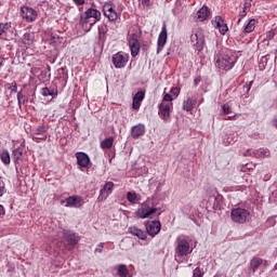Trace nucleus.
I'll use <instances>...</instances> for the list:
<instances>
[{"label":"nucleus","instance_id":"obj_49","mask_svg":"<svg viewBox=\"0 0 277 277\" xmlns=\"http://www.w3.org/2000/svg\"><path fill=\"white\" fill-rule=\"evenodd\" d=\"M32 140H34V142H40V140H47V136H44V137L34 136Z\"/></svg>","mask_w":277,"mask_h":277},{"label":"nucleus","instance_id":"obj_44","mask_svg":"<svg viewBox=\"0 0 277 277\" xmlns=\"http://www.w3.org/2000/svg\"><path fill=\"white\" fill-rule=\"evenodd\" d=\"M222 109H223L224 114H230V105L224 104L222 106Z\"/></svg>","mask_w":277,"mask_h":277},{"label":"nucleus","instance_id":"obj_5","mask_svg":"<svg viewBox=\"0 0 277 277\" xmlns=\"http://www.w3.org/2000/svg\"><path fill=\"white\" fill-rule=\"evenodd\" d=\"M230 220L234 224H248V222L252 220V214L250 213V210L238 207L232 209Z\"/></svg>","mask_w":277,"mask_h":277},{"label":"nucleus","instance_id":"obj_33","mask_svg":"<svg viewBox=\"0 0 277 277\" xmlns=\"http://www.w3.org/2000/svg\"><path fill=\"white\" fill-rule=\"evenodd\" d=\"M41 94L42 96H52L53 98H55V96H57V91L50 90L49 88L45 87L41 90Z\"/></svg>","mask_w":277,"mask_h":277},{"label":"nucleus","instance_id":"obj_15","mask_svg":"<svg viewBox=\"0 0 277 277\" xmlns=\"http://www.w3.org/2000/svg\"><path fill=\"white\" fill-rule=\"evenodd\" d=\"M111 192H114V182H106L103 188L100 190L97 202H103L109 198Z\"/></svg>","mask_w":277,"mask_h":277},{"label":"nucleus","instance_id":"obj_24","mask_svg":"<svg viewBox=\"0 0 277 277\" xmlns=\"http://www.w3.org/2000/svg\"><path fill=\"white\" fill-rule=\"evenodd\" d=\"M261 265H263V259H261V258H253L250 261L249 269H251L252 273L254 274L259 269V267H261Z\"/></svg>","mask_w":277,"mask_h":277},{"label":"nucleus","instance_id":"obj_45","mask_svg":"<svg viewBox=\"0 0 277 277\" xmlns=\"http://www.w3.org/2000/svg\"><path fill=\"white\" fill-rule=\"evenodd\" d=\"M104 247H105V243H104V242H101V243L98 245V248L95 249V252H98V253L103 252V248H104Z\"/></svg>","mask_w":277,"mask_h":277},{"label":"nucleus","instance_id":"obj_47","mask_svg":"<svg viewBox=\"0 0 277 277\" xmlns=\"http://www.w3.org/2000/svg\"><path fill=\"white\" fill-rule=\"evenodd\" d=\"M72 2L76 4V5H83L85 3V0H72Z\"/></svg>","mask_w":277,"mask_h":277},{"label":"nucleus","instance_id":"obj_4","mask_svg":"<svg viewBox=\"0 0 277 277\" xmlns=\"http://www.w3.org/2000/svg\"><path fill=\"white\" fill-rule=\"evenodd\" d=\"M124 10V5L122 3L118 2L117 4H114L111 2H107L103 5V13L108 21L114 22L118 21L120 16L122 15V11Z\"/></svg>","mask_w":277,"mask_h":277},{"label":"nucleus","instance_id":"obj_25","mask_svg":"<svg viewBox=\"0 0 277 277\" xmlns=\"http://www.w3.org/2000/svg\"><path fill=\"white\" fill-rule=\"evenodd\" d=\"M127 200H129L132 205H137L142 200V196L137 193L128 192Z\"/></svg>","mask_w":277,"mask_h":277},{"label":"nucleus","instance_id":"obj_38","mask_svg":"<svg viewBox=\"0 0 277 277\" xmlns=\"http://www.w3.org/2000/svg\"><path fill=\"white\" fill-rule=\"evenodd\" d=\"M44 133H47V127L43 124L36 129V135H44Z\"/></svg>","mask_w":277,"mask_h":277},{"label":"nucleus","instance_id":"obj_29","mask_svg":"<svg viewBox=\"0 0 277 277\" xmlns=\"http://www.w3.org/2000/svg\"><path fill=\"white\" fill-rule=\"evenodd\" d=\"M256 28V19L251 18L243 28V34H252V30Z\"/></svg>","mask_w":277,"mask_h":277},{"label":"nucleus","instance_id":"obj_40","mask_svg":"<svg viewBox=\"0 0 277 277\" xmlns=\"http://www.w3.org/2000/svg\"><path fill=\"white\" fill-rule=\"evenodd\" d=\"M252 8V0H243V6L245 10H250Z\"/></svg>","mask_w":277,"mask_h":277},{"label":"nucleus","instance_id":"obj_18","mask_svg":"<svg viewBox=\"0 0 277 277\" xmlns=\"http://www.w3.org/2000/svg\"><path fill=\"white\" fill-rule=\"evenodd\" d=\"M145 96H146V93H144V91H138L133 96L132 108L135 109V111H137L140 107H142V101H144Z\"/></svg>","mask_w":277,"mask_h":277},{"label":"nucleus","instance_id":"obj_22","mask_svg":"<svg viewBox=\"0 0 277 277\" xmlns=\"http://www.w3.org/2000/svg\"><path fill=\"white\" fill-rule=\"evenodd\" d=\"M207 18H209V8L202 6L197 11V21L202 23L203 21H207Z\"/></svg>","mask_w":277,"mask_h":277},{"label":"nucleus","instance_id":"obj_41","mask_svg":"<svg viewBox=\"0 0 277 277\" xmlns=\"http://www.w3.org/2000/svg\"><path fill=\"white\" fill-rule=\"evenodd\" d=\"M248 11V9H242V11H240L238 23L241 21V18H245V16H247Z\"/></svg>","mask_w":277,"mask_h":277},{"label":"nucleus","instance_id":"obj_17","mask_svg":"<svg viewBox=\"0 0 277 277\" xmlns=\"http://www.w3.org/2000/svg\"><path fill=\"white\" fill-rule=\"evenodd\" d=\"M76 159L80 168H88L90 166V156L83 151L76 153Z\"/></svg>","mask_w":277,"mask_h":277},{"label":"nucleus","instance_id":"obj_21","mask_svg":"<svg viewBox=\"0 0 277 277\" xmlns=\"http://www.w3.org/2000/svg\"><path fill=\"white\" fill-rule=\"evenodd\" d=\"M129 233H130V235H134V237H137L138 239H142L143 241H145V239H147L146 232H144L135 226L129 227Z\"/></svg>","mask_w":277,"mask_h":277},{"label":"nucleus","instance_id":"obj_32","mask_svg":"<svg viewBox=\"0 0 277 277\" xmlns=\"http://www.w3.org/2000/svg\"><path fill=\"white\" fill-rule=\"evenodd\" d=\"M0 159L4 166H10V151H8V149L2 150V153H0Z\"/></svg>","mask_w":277,"mask_h":277},{"label":"nucleus","instance_id":"obj_31","mask_svg":"<svg viewBox=\"0 0 277 277\" xmlns=\"http://www.w3.org/2000/svg\"><path fill=\"white\" fill-rule=\"evenodd\" d=\"M253 157L256 159H265V157H269V149H261L253 151Z\"/></svg>","mask_w":277,"mask_h":277},{"label":"nucleus","instance_id":"obj_56","mask_svg":"<svg viewBox=\"0 0 277 277\" xmlns=\"http://www.w3.org/2000/svg\"><path fill=\"white\" fill-rule=\"evenodd\" d=\"M195 83H198V80H195Z\"/></svg>","mask_w":277,"mask_h":277},{"label":"nucleus","instance_id":"obj_28","mask_svg":"<svg viewBox=\"0 0 277 277\" xmlns=\"http://www.w3.org/2000/svg\"><path fill=\"white\" fill-rule=\"evenodd\" d=\"M237 142V135L235 133L226 134L223 138V144L225 146H230V144H235Z\"/></svg>","mask_w":277,"mask_h":277},{"label":"nucleus","instance_id":"obj_12","mask_svg":"<svg viewBox=\"0 0 277 277\" xmlns=\"http://www.w3.org/2000/svg\"><path fill=\"white\" fill-rule=\"evenodd\" d=\"M65 207L70 208V209H81V207H83L84 201H83V197L79 196V195H72L69 196L65 199Z\"/></svg>","mask_w":277,"mask_h":277},{"label":"nucleus","instance_id":"obj_48","mask_svg":"<svg viewBox=\"0 0 277 277\" xmlns=\"http://www.w3.org/2000/svg\"><path fill=\"white\" fill-rule=\"evenodd\" d=\"M4 62H5V58L2 55H0V70H1V68H3Z\"/></svg>","mask_w":277,"mask_h":277},{"label":"nucleus","instance_id":"obj_26","mask_svg":"<svg viewBox=\"0 0 277 277\" xmlns=\"http://www.w3.org/2000/svg\"><path fill=\"white\" fill-rule=\"evenodd\" d=\"M34 40H36V35L34 32H26L23 37V42L27 47H30V44H34Z\"/></svg>","mask_w":277,"mask_h":277},{"label":"nucleus","instance_id":"obj_53","mask_svg":"<svg viewBox=\"0 0 277 277\" xmlns=\"http://www.w3.org/2000/svg\"><path fill=\"white\" fill-rule=\"evenodd\" d=\"M236 116H229L226 118V120H235Z\"/></svg>","mask_w":277,"mask_h":277},{"label":"nucleus","instance_id":"obj_20","mask_svg":"<svg viewBox=\"0 0 277 277\" xmlns=\"http://www.w3.org/2000/svg\"><path fill=\"white\" fill-rule=\"evenodd\" d=\"M145 132L146 128H144V124H137L132 128L131 135L134 140H137V137H141Z\"/></svg>","mask_w":277,"mask_h":277},{"label":"nucleus","instance_id":"obj_7","mask_svg":"<svg viewBox=\"0 0 277 277\" xmlns=\"http://www.w3.org/2000/svg\"><path fill=\"white\" fill-rule=\"evenodd\" d=\"M128 44L132 57H137L140 55V35L137 32H130L128 35Z\"/></svg>","mask_w":277,"mask_h":277},{"label":"nucleus","instance_id":"obj_51","mask_svg":"<svg viewBox=\"0 0 277 277\" xmlns=\"http://www.w3.org/2000/svg\"><path fill=\"white\" fill-rule=\"evenodd\" d=\"M252 88V81L249 82L248 87H247V91L250 92V89Z\"/></svg>","mask_w":277,"mask_h":277},{"label":"nucleus","instance_id":"obj_10","mask_svg":"<svg viewBox=\"0 0 277 277\" xmlns=\"http://www.w3.org/2000/svg\"><path fill=\"white\" fill-rule=\"evenodd\" d=\"M111 62L115 68H124L129 64V54L124 52H117L113 55Z\"/></svg>","mask_w":277,"mask_h":277},{"label":"nucleus","instance_id":"obj_8","mask_svg":"<svg viewBox=\"0 0 277 277\" xmlns=\"http://www.w3.org/2000/svg\"><path fill=\"white\" fill-rule=\"evenodd\" d=\"M190 42L197 51H202V49H205V30L197 28L190 36Z\"/></svg>","mask_w":277,"mask_h":277},{"label":"nucleus","instance_id":"obj_6","mask_svg":"<svg viewBox=\"0 0 277 277\" xmlns=\"http://www.w3.org/2000/svg\"><path fill=\"white\" fill-rule=\"evenodd\" d=\"M161 215L159 208L150 207L148 202H143L138 209L134 212V217L138 220H147L148 217H153V215Z\"/></svg>","mask_w":277,"mask_h":277},{"label":"nucleus","instance_id":"obj_43","mask_svg":"<svg viewBox=\"0 0 277 277\" xmlns=\"http://www.w3.org/2000/svg\"><path fill=\"white\" fill-rule=\"evenodd\" d=\"M8 90H10V92L16 93V90H17L16 82H13L12 84H10Z\"/></svg>","mask_w":277,"mask_h":277},{"label":"nucleus","instance_id":"obj_27","mask_svg":"<svg viewBox=\"0 0 277 277\" xmlns=\"http://www.w3.org/2000/svg\"><path fill=\"white\" fill-rule=\"evenodd\" d=\"M195 105L196 100L188 97L186 101L183 102V109L184 111H192Z\"/></svg>","mask_w":277,"mask_h":277},{"label":"nucleus","instance_id":"obj_30","mask_svg":"<svg viewBox=\"0 0 277 277\" xmlns=\"http://www.w3.org/2000/svg\"><path fill=\"white\" fill-rule=\"evenodd\" d=\"M100 146L103 150H108V148H111V146H114V137L109 136L105 138L101 142Z\"/></svg>","mask_w":277,"mask_h":277},{"label":"nucleus","instance_id":"obj_35","mask_svg":"<svg viewBox=\"0 0 277 277\" xmlns=\"http://www.w3.org/2000/svg\"><path fill=\"white\" fill-rule=\"evenodd\" d=\"M172 101H175V98L172 97L171 94L167 93V94H164L161 103H164L167 105H173Z\"/></svg>","mask_w":277,"mask_h":277},{"label":"nucleus","instance_id":"obj_16","mask_svg":"<svg viewBox=\"0 0 277 277\" xmlns=\"http://www.w3.org/2000/svg\"><path fill=\"white\" fill-rule=\"evenodd\" d=\"M12 155L14 163H23V157L25 155V143H22L17 148L13 149Z\"/></svg>","mask_w":277,"mask_h":277},{"label":"nucleus","instance_id":"obj_37","mask_svg":"<svg viewBox=\"0 0 277 277\" xmlns=\"http://www.w3.org/2000/svg\"><path fill=\"white\" fill-rule=\"evenodd\" d=\"M169 94H171L172 98L176 100V98H179V94H181V89L180 88H172L170 90Z\"/></svg>","mask_w":277,"mask_h":277},{"label":"nucleus","instance_id":"obj_52","mask_svg":"<svg viewBox=\"0 0 277 277\" xmlns=\"http://www.w3.org/2000/svg\"><path fill=\"white\" fill-rule=\"evenodd\" d=\"M4 189H5V188H4L3 186H0V196L3 195Z\"/></svg>","mask_w":277,"mask_h":277},{"label":"nucleus","instance_id":"obj_55","mask_svg":"<svg viewBox=\"0 0 277 277\" xmlns=\"http://www.w3.org/2000/svg\"><path fill=\"white\" fill-rule=\"evenodd\" d=\"M3 213V206H0V215Z\"/></svg>","mask_w":277,"mask_h":277},{"label":"nucleus","instance_id":"obj_11","mask_svg":"<svg viewBox=\"0 0 277 277\" xmlns=\"http://www.w3.org/2000/svg\"><path fill=\"white\" fill-rule=\"evenodd\" d=\"M158 114L164 122L170 120V114H172V109H174V104H166L161 102L158 106Z\"/></svg>","mask_w":277,"mask_h":277},{"label":"nucleus","instance_id":"obj_19","mask_svg":"<svg viewBox=\"0 0 277 277\" xmlns=\"http://www.w3.org/2000/svg\"><path fill=\"white\" fill-rule=\"evenodd\" d=\"M63 237H64L65 239H67V241H68L71 246H75V245L79 243V236H77V234H74V233L70 232V230L63 229Z\"/></svg>","mask_w":277,"mask_h":277},{"label":"nucleus","instance_id":"obj_34","mask_svg":"<svg viewBox=\"0 0 277 277\" xmlns=\"http://www.w3.org/2000/svg\"><path fill=\"white\" fill-rule=\"evenodd\" d=\"M11 28H12V25L9 23L0 24V36H3V34H5L6 31H10Z\"/></svg>","mask_w":277,"mask_h":277},{"label":"nucleus","instance_id":"obj_14","mask_svg":"<svg viewBox=\"0 0 277 277\" xmlns=\"http://www.w3.org/2000/svg\"><path fill=\"white\" fill-rule=\"evenodd\" d=\"M168 42V26L166 24L162 25L161 31L158 36L157 41V53L160 54L161 51H163V47H166V43Z\"/></svg>","mask_w":277,"mask_h":277},{"label":"nucleus","instance_id":"obj_39","mask_svg":"<svg viewBox=\"0 0 277 277\" xmlns=\"http://www.w3.org/2000/svg\"><path fill=\"white\" fill-rule=\"evenodd\" d=\"M219 31H220V34H222V36H224L226 34V31H228V26L223 22L221 24V26L219 27Z\"/></svg>","mask_w":277,"mask_h":277},{"label":"nucleus","instance_id":"obj_42","mask_svg":"<svg viewBox=\"0 0 277 277\" xmlns=\"http://www.w3.org/2000/svg\"><path fill=\"white\" fill-rule=\"evenodd\" d=\"M193 277H202V271L200 268H195L193 272Z\"/></svg>","mask_w":277,"mask_h":277},{"label":"nucleus","instance_id":"obj_36","mask_svg":"<svg viewBox=\"0 0 277 277\" xmlns=\"http://www.w3.org/2000/svg\"><path fill=\"white\" fill-rule=\"evenodd\" d=\"M224 23V19H222V16H215L212 19V25L213 27H216L219 29V27Z\"/></svg>","mask_w":277,"mask_h":277},{"label":"nucleus","instance_id":"obj_2","mask_svg":"<svg viewBox=\"0 0 277 277\" xmlns=\"http://www.w3.org/2000/svg\"><path fill=\"white\" fill-rule=\"evenodd\" d=\"M216 66L220 70H232L235 64L237 63V55L233 52L227 51L225 53H221L216 56Z\"/></svg>","mask_w":277,"mask_h":277},{"label":"nucleus","instance_id":"obj_3","mask_svg":"<svg viewBox=\"0 0 277 277\" xmlns=\"http://www.w3.org/2000/svg\"><path fill=\"white\" fill-rule=\"evenodd\" d=\"M101 11L94 8H89L85 10V12L80 14V25H82V27L89 25L90 29L91 27H94L98 21H101Z\"/></svg>","mask_w":277,"mask_h":277},{"label":"nucleus","instance_id":"obj_23","mask_svg":"<svg viewBox=\"0 0 277 277\" xmlns=\"http://www.w3.org/2000/svg\"><path fill=\"white\" fill-rule=\"evenodd\" d=\"M117 274L119 277H132L131 272L129 271L126 264L117 265Z\"/></svg>","mask_w":277,"mask_h":277},{"label":"nucleus","instance_id":"obj_54","mask_svg":"<svg viewBox=\"0 0 277 277\" xmlns=\"http://www.w3.org/2000/svg\"><path fill=\"white\" fill-rule=\"evenodd\" d=\"M273 127L277 128V118L273 120Z\"/></svg>","mask_w":277,"mask_h":277},{"label":"nucleus","instance_id":"obj_50","mask_svg":"<svg viewBox=\"0 0 277 277\" xmlns=\"http://www.w3.org/2000/svg\"><path fill=\"white\" fill-rule=\"evenodd\" d=\"M141 1L142 5H148L150 3V0H138Z\"/></svg>","mask_w":277,"mask_h":277},{"label":"nucleus","instance_id":"obj_46","mask_svg":"<svg viewBox=\"0 0 277 277\" xmlns=\"http://www.w3.org/2000/svg\"><path fill=\"white\" fill-rule=\"evenodd\" d=\"M23 98H25V96L23 95V93H17V101H18V104L21 105V103H23Z\"/></svg>","mask_w":277,"mask_h":277},{"label":"nucleus","instance_id":"obj_1","mask_svg":"<svg viewBox=\"0 0 277 277\" xmlns=\"http://www.w3.org/2000/svg\"><path fill=\"white\" fill-rule=\"evenodd\" d=\"M189 237L185 235L177 236L174 242V260L179 262L180 259H185L194 252V248L189 245Z\"/></svg>","mask_w":277,"mask_h":277},{"label":"nucleus","instance_id":"obj_13","mask_svg":"<svg viewBox=\"0 0 277 277\" xmlns=\"http://www.w3.org/2000/svg\"><path fill=\"white\" fill-rule=\"evenodd\" d=\"M146 233L150 237H155L161 233V222L159 221H148L145 224Z\"/></svg>","mask_w":277,"mask_h":277},{"label":"nucleus","instance_id":"obj_9","mask_svg":"<svg viewBox=\"0 0 277 277\" xmlns=\"http://www.w3.org/2000/svg\"><path fill=\"white\" fill-rule=\"evenodd\" d=\"M21 16L26 23H34L38 18V11L30 6H21Z\"/></svg>","mask_w":277,"mask_h":277}]
</instances>
